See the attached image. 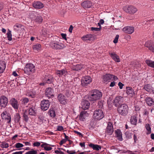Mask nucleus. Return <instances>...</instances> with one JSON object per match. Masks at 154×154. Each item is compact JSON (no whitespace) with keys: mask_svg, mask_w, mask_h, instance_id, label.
Segmentation results:
<instances>
[{"mask_svg":"<svg viewBox=\"0 0 154 154\" xmlns=\"http://www.w3.org/2000/svg\"><path fill=\"white\" fill-rule=\"evenodd\" d=\"M82 108L84 110H86L89 108L90 106L89 102L86 100H83L81 102Z\"/></svg>","mask_w":154,"mask_h":154,"instance_id":"6ab92c4d","label":"nucleus"},{"mask_svg":"<svg viewBox=\"0 0 154 154\" xmlns=\"http://www.w3.org/2000/svg\"><path fill=\"white\" fill-rule=\"evenodd\" d=\"M2 119L7 121L8 123H10L11 119L10 114L6 111H3L1 114Z\"/></svg>","mask_w":154,"mask_h":154,"instance_id":"6e6552de","label":"nucleus"},{"mask_svg":"<svg viewBox=\"0 0 154 154\" xmlns=\"http://www.w3.org/2000/svg\"><path fill=\"white\" fill-rule=\"evenodd\" d=\"M71 92L69 91H66L65 95L67 97H69L71 96Z\"/></svg>","mask_w":154,"mask_h":154,"instance_id":"8fccbe9b","label":"nucleus"},{"mask_svg":"<svg viewBox=\"0 0 154 154\" xmlns=\"http://www.w3.org/2000/svg\"><path fill=\"white\" fill-rule=\"evenodd\" d=\"M50 46L54 50L62 49L66 47L64 44L56 41H52Z\"/></svg>","mask_w":154,"mask_h":154,"instance_id":"20e7f679","label":"nucleus"},{"mask_svg":"<svg viewBox=\"0 0 154 154\" xmlns=\"http://www.w3.org/2000/svg\"><path fill=\"white\" fill-rule=\"evenodd\" d=\"M145 100L148 106H151L154 105V101L151 97H147L146 98Z\"/></svg>","mask_w":154,"mask_h":154,"instance_id":"bb28decb","label":"nucleus"},{"mask_svg":"<svg viewBox=\"0 0 154 154\" xmlns=\"http://www.w3.org/2000/svg\"><path fill=\"white\" fill-rule=\"evenodd\" d=\"M37 151L36 150H32L27 152L26 154H37Z\"/></svg>","mask_w":154,"mask_h":154,"instance_id":"49530a36","label":"nucleus"},{"mask_svg":"<svg viewBox=\"0 0 154 154\" xmlns=\"http://www.w3.org/2000/svg\"><path fill=\"white\" fill-rule=\"evenodd\" d=\"M34 8L36 9H41L43 8L44 6L43 4L40 2L34 1L32 4Z\"/></svg>","mask_w":154,"mask_h":154,"instance_id":"5701e85b","label":"nucleus"},{"mask_svg":"<svg viewBox=\"0 0 154 154\" xmlns=\"http://www.w3.org/2000/svg\"><path fill=\"white\" fill-rule=\"evenodd\" d=\"M66 140L65 139H63L61 140L59 143L60 145H61L65 143L66 141Z\"/></svg>","mask_w":154,"mask_h":154,"instance_id":"bf43d9fd","label":"nucleus"},{"mask_svg":"<svg viewBox=\"0 0 154 154\" xmlns=\"http://www.w3.org/2000/svg\"><path fill=\"white\" fill-rule=\"evenodd\" d=\"M63 127L61 126H58L57 128V130L60 131H63Z\"/></svg>","mask_w":154,"mask_h":154,"instance_id":"4d7b16f0","label":"nucleus"},{"mask_svg":"<svg viewBox=\"0 0 154 154\" xmlns=\"http://www.w3.org/2000/svg\"><path fill=\"white\" fill-rule=\"evenodd\" d=\"M89 146L91 148H92L93 150L97 151L99 150L101 148V146L97 144H94L92 143L89 144Z\"/></svg>","mask_w":154,"mask_h":154,"instance_id":"473e14b6","label":"nucleus"},{"mask_svg":"<svg viewBox=\"0 0 154 154\" xmlns=\"http://www.w3.org/2000/svg\"><path fill=\"white\" fill-rule=\"evenodd\" d=\"M30 17L35 22L38 23H42L43 21L42 17L38 14V13L35 11H32L30 13Z\"/></svg>","mask_w":154,"mask_h":154,"instance_id":"39448f33","label":"nucleus"},{"mask_svg":"<svg viewBox=\"0 0 154 154\" xmlns=\"http://www.w3.org/2000/svg\"><path fill=\"white\" fill-rule=\"evenodd\" d=\"M93 116L94 119L99 120L104 117V115L101 109L96 110L94 111Z\"/></svg>","mask_w":154,"mask_h":154,"instance_id":"423d86ee","label":"nucleus"},{"mask_svg":"<svg viewBox=\"0 0 154 154\" xmlns=\"http://www.w3.org/2000/svg\"><path fill=\"white\" fill-rule=\"evenodd\" d=\"M48 114L52 118H54L56 116L55 113L53 108H51L48 112Z\"/></svg>","mask_w":154,"mask_h":154,"instance_id":"4c0bfd02","label":"nucleus"},{"mask_svg":"<svg viewBox=\"0 0 154 154\" xmlns=\"http://www.w3.org/2000/svg\"><path fill=\"white\" fill-rule=\"evenodd\" d=\"M154 21V20H148V21H144L142 22V25L144 26L145 29H147L148 27L150 26L151 24L153 23V21Z\"/></svg>","mask_w":154,"mask_h":154,"instance_id":"4be33fe9","label":"nucleus"},{"mask_svg":"<svg viewBox=\"0 0 154 154\" xmlns=\"http://www.w3.org/2000/svg\"><path fill=\"white\" fill-rule=\"evenodd\" d=\"M29 102V99L26 97L23 98L22 100V104L25 105H26Z\"/></svg>","mask_w":154,"mask_h":154,"instance_id":"c03bdc74","label":"nucleus"},{"mask_svg":"<svg viewBox=\"0 0 154 154\" xmlns=\"http://www.w3.org/2000/svg\"><path fill=\"white\" fill-rule=\"evenodd\" d=\"M145 46L153 52H154V44L151 41H148L145 43Z\"/></svg>","mask_w":154,"mask_h":154,"instance_id":"412c9836","label":"nucleus"},{"mask_svg":"<svg viewBox=\"0 0 154 154\" xmlns=\"http://www.w3.org/2000/svg\"><path fill=\"white\" fill-rule=\"evenodd\" d=\"M36 110L34 106H30L29 110V115L32 116H35L36 114Z\"/></svg>","mask_w":154,"mask_h":154,"instance_id":"e433bc0d","label":"nucleus"},{"mask_svg":"<svg viewBox=\"0 0 154 154\" xmlns=\"http://www.w3.org/2000/svg\"><path fill=\"white\" fill-rule=\"evenodd\" d=\"M118 85L119 87V88L120 89H122V88L123 86L124 85H123L121 82H119L118 83Z\"/></svg>","mask_w":154,"mask_h":154,"instance_id":"e2e57ef3","label":"nucleus"},{"mask_svg":"<svg viewBox=\"0 0 154 154\" xmlns=\"http://www.w3.org/2000/svg\"><path fill=\"white\" fill-rule=\"evenodd\" d=\"M41 143H43L42 144L41 146V147L42 148H44V147H45V146H48V145H50L52 146H54V145H50V144H48L46 143H43V142H41Z\"/></svg>","mask_w":154,"mask_h":154,"instance_id":"3c124183","label":"nucleus"},{"mask_svg":"<svg viewBox=\"0 0 154 154\" xmlns=\"http://www.w3.org/2000/svg\"><path fill=\"white\" fill-rule=\"evenodd\" d=\"M55 73L59 77H61L63 75L65 76L67 74L68 72L66 69H64L60 70H57Z\"/></svg>","mask_w":154,"mask_h":154,"instance_id":"4468645a","label":"nucleus"},{"mask_svg":"<svg viewBox=\"0 0 154 154\" xmlns=\"http://www.w3.org/2000/svg\"><path fill=\"white\" fill-rule=\"evenodd\" d=\"M116 136L117 137V139L120 141H122L123 140V138L122 136V133L120 130L117 129L115 131Z\"/></svg>","mask_w":154,"mask_h":154,"instance_id":"2f4dec72","label":"nucleus"},{"mask_svg":"<svg viewBox=\"0 0 154 154\" xmlns=\"http://www.w3.org/2000/svg\"><path fill=\"white\" fill-rule=\"evenodd\" d=\"M28 113L26 110H25L23 114V119L26 122H27L28 121L29 118L28 116Z\"/></svg>","mask_w":154,"mask_h":154,"instance_id":"79ce46f5","label":"nucleus"},{"mask_svg":"<svg viewBox=\"0 0 154 154\" xmlns=\"http://www.w3.org/2000/svg\"><path fill=\"white\" fill-rule=\"evenodd\" d=\"M74 132L75 133L77 134L78 135H79L80 137H83L82 134L81 133L79 132L76 131H74Z\"/></svg>","mask_w":154,"mask_h":154,"instance_id":"680f3d73","label":"nucleus"},{"mask_svg":"<svg viewBox=\"0 0 154 154\" xmlns=\"http://www.w3.org/2000/svg\"><path fill=\"white\" fill-rule=\"evenodd\" d=\"M40 143L38 142H36L34 143L33 144L34 146L38 147L40 145Z\"/></svg>","mask_w":154,"mask_h":154,"instance_id":"5fc2aeb1","label":"nucleus"},{"mask_svg":"<svg viewBox=\"0 0 154 154\" xmlns=\"http://www.w3.org/2000/svg\"><path fill=\"white\" fill-rule=\"evenodd\" d=\"M23 145L20 143H17L15 144V146L17 148H20L23 147Z\"/></svg>","mask_w":154,"mask_h":154,"instance_id":"603ef678","label":"nucleus"},{"mask_svg":"<svg viewBox=\"0 0 154 154\" xmlns=\"http://www.w3.org/2000/svg\"><path fill=\"white\" fill-rule=\"evenodd\" d=\"M50 105V103L48 100H44L41 103L42 109L44 111L48 109Z\"/></svg>","mask_w":154,"mask_h":154,"instance_id":"9b49d317","label":"nucleus"},{"mask_svg":"<svg viewBox=\"0 0 154 154\" xmlns=\"http://www.w3.org/2000/svg\"><path fill=\"white\" fill-rule=\"evenodd\" d=\"M73 29V27L72 25H70L69 29V32H72V29Z\"/></svg>","mask_w":154,"mask_h":154,"instance_id":"69168bd1","label":"nucleus"},{"mask_svg":"<svg viewBox=\"0 0 154 154\" xmlns=\"http://www.w3.org/2000/svg\"><path fill=\"white\" fill-rule=\"evenodd\" d=\"M34 52L37 53L41 50V45L39 44H37L34 45L32 47Z\"/></svg>","mask_w":154,"mask_h":154,"instance_id":"7c9ffc66","label":"nucleus"},{"mask_svg":"<svg viewBox=\"0 0 154 154\" xmlns=\"http://www.w3.org/2000/svg\"><path fill=\"white\" fill-rule=\"evenodd\" d=\"M123 97H117L114 100L113 104L116 107L119 106L122 103Z\"/></svg>","mask_w":154,"mask_h":154,"instance_id":"2eb2a0df","label":"nucleus"},{"mask_svg":"<svg viewBox=\"0 0 154 154\" xmlns=\"http://www.w3.org/2000/svg\"><path fill=\"white\" fill-rule=\"evenodd\" d=\"M66 152L67 153L69 154H73L76 153L75 152V150L72 151H69L68 150L66 151Z\"/></svg>","mask_w":154,"mask_h":154,"instance_id":"052dcab7","label":"nucleus"},{"mask_svg":"<svg viewBox=\"0 0 154 154\" xmlns=\"http://www.w3.org/2000/svg\"><path fill=\"white\" fill-rule=\"evenodd\" d=\"M109 54L112 58L116 62H120L119 56L115 53H109Z\"/></svg>","mask_w":154,"mask_h":154,"instance_id":"c85d7f7f","label":"nucleus"},{"mask_svg":"<svg viewBox=\"0 0 154 154\" xmlns=\"http://www.w3.org/2000/svg\"><path fill=\"white\" fill-rule=\"evenodd\" d=\"M88 116V114L85 111L81 112L79 117V119L82 121H84L85 118Z\"/></svg>","mask_w":154,"mask_h":154,"instance_id":"dca6fc26","label":"nucleus"},{"mask_svg":"<svg viewBox=\"0 0 154 154\" xmlns=\"http://www.w3.org/2000/svg\"><path fill=\"white\" fill-rule=\"evenodd\" d=\"M91 82V78L88 76L83 77L81 80V85L83 86H86Z\"/></svg>","mask_w":154,"mask_h":154,"instance_id":"1a4fd4ad","label":"nucleus"},{"mask_svg":"<svg viewBox=\"0 0 154 154\" xmlns=\"http://www.w3.org/2000/svg\"><path fill=\"white\" fill-rule=\"evenodd\" d=\"M119 37V35H116L114 40L113 42L114 43H116L118 42V41Z\"/></svg>","mask_w":154,"mask_h":154,"instance_id":"864d4df0","label":"nucleus"},{"mask_svg":"<svg viewBox=\"0 0 154 154\" xmlns=\"http://www.w3.org/2000/svg\"><path fill=\"white\" fill-rule=\"evenodd\" d=\"M9 103L15 109H18L19 104L17 100L15 98H12L9 101Z\"/></svg>","mask_w":154,"mask_h":154,"instance_id":"9d476101","label":"nucleus"},{"mask_svg":"<svg viewBox=\"0 0 154 154\" xmlns=\"http://www.w3.org/2000/svg\"><path fill=\"white\" fill-rule=\"evenodd\" d=\"M146 64L149 66L154 68V61L150 60H146L145 61Z\"/></svg>","mask_w":154,"mask_h":154,"instance_id":"58836bf2","label":"nucleus"},{"mask_svg":"<svg viewBox=\"0 0 154 154\" xmlns=\"http://www.w3.org/2000/svg\"><path fill=\"white\" fill-rule=\"evenodd\" d=\"M36 70L35 66L32 63L27 64L24 68V71L25 73L30 75L34 73Z\"/></svg>","mask_w":154,"mask_h":154,"instance_id":"7ed1b4c3","label":"nucleus"},{"mask_svg":"<svg viewBox=\"0 0 154 154\" xmlns=\"http://www.w3.org/2000/svg\"><path fill=\"white\" fill-rule=\"evenodd\" d=\"M128 107L126 104H122L117 108L118 112L120 115L125 116L127 115L128 111Z\"/></svg>","mask_w":154,"mask_h":154,"instance_id":"f03ea898","label":"nucleus"},{"mask_svg":"<svg viewBox=\"0 0 154 154\" xmlns=\"http://www.w3.org/2000/svg\"><path fill=\"white\" fill-rule=\"evenodd\" d=\"M23 152L22 151H18V152H13L12 154H22Z\"/></svg>","mask_w":154,"mask_h":154,"instance_id":"774afa93","label":"nucleus"},{"mask_svg":"<svg viewBox=\"0 0 154 154\" xmlns=\"http://www.w3.org/2000/svg\"><path fill=\"white\" fill-rule=\"evenodd\" d=\"M53 93V89L51 88H48L46 89L45 94L46 96L49 98L54 96Z\"/></svg>","mask_w":154,"mask_h":154,"instance_id":"a211bd4d","label":"nucleus"},{"mask_svg":"<svg viewBox=\"0 0 154 154\" xmlns=\"http://www.w3.org/2000/svg\"><path fill=\"white\" fill-rule=\"evenodd\" d=\"M82 6L85 8H90L92 6L91 2L88 1H86L81 3Z\"/></svg>","mask_w":154,"mask_h":154,"instance_id":"a878e982","label":"nucleus"},{"mask_svg":"<svg viewBox=\"0 0 154 154\" xmlns=\"http://www.w3.org/2000/svg\"><path fill=\"white\" fill-rule=\"evenodd\" d=\"M7 38L8 40L10 41H11L12 40V34L11 33V31L8 29V31L7 34Z\"/></svg>","mask_w":154,"mask_h":154,"instance_id":"37998d69","label":"nucleus"},{"mask_svg":"<svg viewBox=\"0 0 154 154\" xmlns=\"http://www.w3.org/2000/svg\"><path fill=\"white\" fill-rule=\"evenodd\" d=\"M83 67L82 65L77 64L73 67V69L75 71H78L80 70Z\"/></svg>","mask_w":154,"mask_h":154,"instance_id":"a19ab883","label":"nucleus"},{"mask_svg":"<svg viewBox=\"0 0 154 154\" xmlns=\"http://www.w3.org/2000/svg\"><path fill=\"white\" fill-rule=\"evenodd\" d=\"M123 9L125 12L131 14H134L137 11L136 7L132 5L125 6L123 7Z\"/></svg>","mask_w":154,"mask_h":154,"instance_id":"0eeeda50","label":"nucleus"},{"mask_svg":"<svg viewBox=\"0 0 154 154\" xmlns=\"http://www.w3.org/2000/svg\"><path fill=\"white\" fill-rule=\"evenodd\" d=\"M6 68V64L5 62L2 61H0V73H2L4 71Z\"/></svg>","mask_w":154,"mask_h":154,"instance_id":"72a5a7b5","label":"nucleus"},{"mask_svg":"<svg viewBox=\"0 0 154 154\" xmlns=\"http://www.w3.org/2000/svg\"><path fill=\"white\" fill-rule=\"evenodd\" d=\"M134 28L133 26H128L125 27L122 29V30L125 32L129 34H131L134 31Z\"/></svg>","mask_w":154,"mask_h":154,"instance_id":"f3484780","label":"nucleus"},{"mask_svg":"<svg viewBox=\"0 0 154 154\" xmlns=\"http://www.w3.org/2000/svg\"><path fill=\"white\" fill-rule=\"evenodd\" d=\"M1 146L2 148H7L8 147V143L5 142H2L1 145Z\"/></svg>","mask_w":154,"mask_h":154,"instance_id":"09e8293b","label":"nucleus"},{"mask_svg":"<svg viewBox=\"0 0 154 154\" xmlns=\"http://www.w3.org/2000/svg\"><path fill=\"white\" fill-rule=\"evenodd\" d=\"M143 89L147 92L151 93L152 92L153 88L151 84H148L144 85Z\"/></svg>","mask_w":154,"mask_h":154,"instance_id":"c756f323","label":"nucleus"},{"mask_svg":"<svg viewBox=\"0 0 154 154\" xmlns=\"http://www.w3.org/2000/svg\"><path fill=\"white\" fill-rule=\"evenodd\" d=\"M131 123L132 124L136 125L137 123V119L135 116H131L130 119Z\"/></svg>","mask_w":154,"mask_h":154,"instance_id":"ea45409f","label":"nucleus"},{"mask_svg":"<svg viewBox=\"0 0 154 154\" xmlns=\"http://www.w3.org/2000/svg\"><path fill=\"white\" fill-rule=\"evenodd\" d=\"M112 75L110 74H106L103 76V81L104 82H109L112 78Z\"/></svg>","mask_w":154,"mask_h":154,"instance_id":"393cba45","label":"nucleus"},{"mask_svg":"<svg viewBox=\"0 0 154 154\" xmlns=\"http://www.w3.org/2000/svg\"><path fill=\"white\" fill-rule=\"evenodd\" d=\"M52 149V148L50 146H46L44 147V149L46 151H50Z\"/></svg>","mask_w":154,"mask_h":154,"instance_id":"6e6d98bb","label":"nucleus"},{"mask_svg":"<svg viewBox=\"0 0 154 154\" xmlns=\"http://www.w3.org/2000/svg\"><path fill=\"white\" fill-rule=\"evenodd\" d=\"M113 132V128L112 123L109 122L107 124V126L106 128V132L109 135H111Z\"/></svg>","mask_w":154,"mask_h":154,"instance_id":"ddd939ff","label":"nucleus"},{"mask_svg":"<svg viewBox=\"0 0 154 154\" xmlns=\"http://www.w3.org/2000/svg\"><path fill=\"white\" fill-rule=\"evenodd\" d=\"M127 94L130 96L132 97L134 94L133 89L131 87H126Z\"/></svg>","mask_w":154,"mask_h":154,"instance_id":"f704fd0d","label":"nucleus"},{"mask_svg":"<svg viewBox=\"0 0 154 154\" xmlns=\"http://www.w3.org/2000/svg\"><path fill=\"white\" fill-rule=\"evenodd\" d=\"M20 116L19 113H17L15 118V120L16 122H18L20 120Z\"/></svg>","mask_w":154,"mask_h":154,"instance_id":"de8ad7c7","label":"nucleus"},{"mask_svg":"<svg viewBox=\"0 0 154 154\" xmlns=\"http://www.w3.org/2000/svg\"><path fill=\"white\" fill-rule=\"evenodd\" d=\"M102 96V92L98 90H93L89 92L87 98L90 101H95L101 98Z\"/></svg>","mask_w":154,"mask_h":154,"instance_id":"f257e3e1","label":"nucleus"},{"mask_svg":"<svg viewBox=\"0 0 154 154\" xmlns=\"http://www.w3.org/2000/svg\"><path fill=\"white\" fill-rule=\"evenodd\" d=\"M58 100L62 104H65L66 103V99L64 95L62 94H60L57 97Z\"/></svg>","mask_w":154,"mask_h":154,"instance_id":"aec40b11","label":"nucleus"},{"mask_svg":"<svg viewBox=\"0 0 154 154\" xmlns=\"http://www.w3.org/2000/svg\"><path fill=\"white\" fill-rule=\"evenodd\" d=\"M91 30L92 31H99L100 30V28H95L92 27Z\"/></svg>","mask_w":154,"mask_h":154,"instance_id":"13d9d810","label":"nucleus"},{"mask_svg":"<svg viewBox=\"0 0 154 154\" xmlns=\"http://www.w3.org/2000/svg\"><path fill=\"white\" fill-rule=\"evenodd\" d=\"M44 81L46 83L50 84L53 82L54 81V79L53 76H51L48 78H45L44 79Z\"/></svg>","mask_w":154,"mask_h":154,"instance_id":"c9c22d12","label":"nucleus"},{"mask_svg":"<svg viewBox=\"0 0 154 154\" xmlns=\"http://www.w3.org/2000/svg\"><path fill=\"white\" fill-rule=\"evenodd\" d=\"M145 128L148 132V134L151 133V128L149 124H147L145 125Z\"/></svg>","mask_w":154,"mask_h":154,"instance_id":"a18cd8bd","label":"nucleus"},{"mask_svg":"<svg viewBox=\"0 0 154 154\" xmlns=\"http://www.w3.org/2000/svg\"><path fill=\"white\" fill-rule=\"evenodd\" d=\"M61 36L62 37V38L63 39H64L66 40V34H64V33H61Z\"/></svg>","mask_w":154,"mask_h":154,"instance_id":"0e129e2a","label":"nucleus"},{"mask_svg":"<svg viewBox=\"0 0 154 154\" xmlns=\"http://www.w3.org/2000/svg\"><path fill=\"white\" fill-rule=\"evenodd\" d=\"M8 102V99L5 96H2L0 98V106L2 107L5 108L7 106Z\"/></svg>","mask_w":154,"mask_h":154,"instance_id":"f8f14e48","label":"nucleus"},{"mask_svg":"<svg viewBox=\"0 0 154 154\" xmlns=\"http://www.w3.org/2000/svg\"><path fill=\"white\" fill-rule=\"evenodd\" d=\"M23 27L21 25L17 23L14 26V30L17 31L18 32H21L23 29Z\"/></svg>","mask_w":154,"mask_h":154,"instance_id":"cd10ccee","label":"nucleus"},{"mask_svg":"<svg viewBox=\"0 0 154 154\" xmlns=\"http://www.w3.org/2000/svg\"><path fill=\"white\" fill-rule=\"evenodd\" d=\"M149 114V111L146 109H145L143 112V114L145 115H147Z\"/></svg>","mask_w":154,"mask_h":154,"instance_id":"338daca9","label":"nucleus"},{"mask_svg":"<svg viewBox=\"0 0 154 154\" xmlns=\"http://www.w3.org/2000/svg\"><path fill=\"white\" fill-rule=\"evenodd\" d=\"M82 39L84 41H86L87 42H89V41H92L94 39L93 36L91 34H88L82 38Z\"/></svg>","mask_w":154,"mask_h":154,"instance_id":"b1692460","label":"nucleus"}]
</instances>
